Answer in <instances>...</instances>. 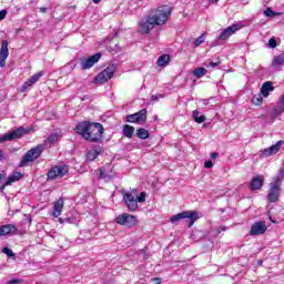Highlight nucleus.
I'll return each mask as SVG.
<instances>
[{
    "instance_id": "obj_23",
    "label": "nucleus",
    "mask_w": 284,
    "mask_h": 284,
    "mask_svg": "<svg viewBox=\"0 0 284 284\" xmlns=\"http://www.w3.org/2000/svg\"><path fill=\"white\" fill-rule=\"evenodd\" d=\"M283 176H284V169H280L278 174L274 178L273 182H271L270 185H276L277 187H281L283 183Z\"/></svg>"
},
{
    "instance_id": "obj_32",
    "label": "nucleus",
    "mask_w": 284,
    "mask_h": 284,
    "mask_svg": "<svg viewBox=\"0 0 284 284\" xmlns=\"http://www.w3.org/2000/svg\"><path fill=\"white\" fill-rule=\"evenodd\" d=\"M204 41H205V33H202V34L193 42L194 48H199V45H201V43H203Z\"/></svg>"
},
{
    "instance_id": "obj_24",
    "label": "nucleus",
    "mask_w": 284,
    "mask_h": 284,
    "mask_svg": "<svg viewBox=\"0 0 284 284\" xmlns=\"http://www.w3.org/2000/svg\"><path fill=\"white\" fill-rule=\"evenodd\" d=\"M283 64H284V52L273 57V60H272L273 68H281V65Z\"/></svg>"
},
{
    "instance_id": "obj_29",
    "label": "nucleus",
    "mask_w": 284,
    "mask_h": 284,
    "mask_svg": "<svg viewBox=\"0 0 284 284\" xmlns=\"http://www.w3.org/2000/svg\"><path fill=\"white\" fill-rule=\"evenodd\" d=\"M12 183H17V179H14L12 175H10L7 181L0 186V192H3L8 185H12Z\"/></svg>"
},
{
    "instance_id": "obj_15",
    "label": "nucleus",
    "mask_w": 284,
    "mask_h": 284,
    "mask_svg": "<svg viewBox=\"0 0 284 284\" xmlns=\"http://www.w3.org/2000/svg\"><path fill=\"white\" fill-rule=\"evenodd\" d=\"M264 183L265 178L263 175H257L252 179V181L248 184V187L252 192H256L257 190H261V187H263Z\"/></svg>"
},
{
    "instance_id": "obj_12",
    "label": "nucleus",
    "mask_w": 284,
    "mask_h": 284,
    "mask_svg": "<svg viewBox=\"0 0 284 284\" xmlns=\"http://www.w3.org/2000/svg\"><path fill=\"white\" fill-rule=\"evenodd\" d=\"M281 192H283L281 186L268 184V193L266 195L268 203H276L281 197Z\"/></svg>"
},
{
    "instance_id": "obj_26",
    "label": "nucleus",
    "mask_w": 284,
    "mask_h": 284,
    "mask_svg": "<svg viewBox=\"0 0 284 284\" xmlns=\"http://www.w3.org/2000/svg\"><path fill=\"white\" fill-rule=\"evenodd\" d=\"M136 136L145 141V139H150V131L144 128L136 129Z\"/></svg>"
},
{
    "instance_id": "obj_41",
    "label": "nucleus",
    "mask_w": 284,
    "mask_h": 284,
    "mask_svg": "<svg viewBox=\"0 0 284 284\" xmlns=\"http://www.w3.org/2000/svg\"><path fill=\"white\" fill-rule=\"evenodd\" d=\"M7 14H8V11L1 10L0 11V21H3V19H6V17H7Z\"/></svg>"
},
{
    "instance_id": "obj_4",
    "label": "nucleus",
    "mask_w": 284,
    "mask_h": 284,
    "mask_svg": "<svg viewBox=\"0 0 284 284\" xmlns=\"http://www.w3.org/2000/svg\"><path fill=\"white\" fill-rule=\"evenodd\" d=\"M199 217V211H183L171 216V223H176V221H183V219H189V227H192L194 225V222Z\"/></svg>"
},
{
    "instance_id": "obj_51",
    "label": "nucleus",
    "mask_w": 284,
    "mask_h": 284,
    "mask_svg": "<svg viewBox=\"0 0 284 284\" xmlns=\"http://www.w3.org/2000/svg\"><path fill=\"white\" fill-rule=\"evenodd\" d=\"M93 3H101V0H92Z\"/></svg>"
},
{
    "instance_id": "obj_44",
    "label": "nucleus",
    "mask_w": 284,
    "mask_h": 284,
    "mask_svg": "<svg viewBox=\"0 0 284 284\" xmlns=\"http://www.w3.org/2000/svg\"><path fill=\"white\" fill-rule=\"evenodd\" d=\"M222 232H227V226H220L217 229V234H221Z\"/></svg>"
},
{
    "instance_id": "obj_52",
    "label": "nucleus",
    "mask_w": 284,
    "mask_h": 284,
    "mask_svg": "<svg viewBox=\"0 0 284 284\" xmlns=\"http://www.w3.org/2000/svg\"><path fill=\"white\" fill-rule=\"evenodd\" d=\"M211 3H216L219 0H210Z\"/></svg>"
},
{
    "instance_id": "obj_33",
    "label": "nucleus",
    "mask_w": 284,
    "mask_h": 284,
    "mask_svg": "<svg viewBox=\"0 0 284 284\" xmlns=\"http://www.w3.org/2000/svg\"><path fill=\"white\" fill-rule=\"evenodd\" d=\"M265 17H278L281 13L274 12V10H272V8H267L264 11Z\"/></svg>"
},
{
    "instance_id": "obj_3",
    "label": "nucleus",
    "mask_w": 284,
    "mask_h": 284,
    "mask_svg": "<svg viewBox=\"0 0 284 284\" xmlns=\"http://www.w3.org/2000/svg\"><path fill=\"white\" fill-rule=\"evenodd\" d=\"M43 154V144H38L36 148L30 149L26 152L23 158L20 161V168H26L28 163H32Z\"/></svg>"
},
{
    "instance_id": "obj_30",
    "label": "nucleus",
    "mask_w": 284,
    "mask_h": 284,
    "mask_svg": "<svg viewBox=\"0 0 284 284\" xmlns=\"http://www.w3.org/2000/svg\"><path fill=\"white\" fill-rule=\"evenodd\" d=\"M41 77H43V73L38 72L34 73L30 79H28L27 81L29 82V84L34 85V83H37L39 81V79H41Z\"/></svg>"
},
{
    "instance_id": "obj_53",
    "label": "nucleus",
    "mask_w": 284,
    "mask_h": 284,
    "mask_svg": "<svg viewBox=\"0 0 284 284\" xmlns=\"http://www.w3.org/2000/svg\"><path fill=\"white\" fill-rule=\"evenodd\" d=\"M100 176H103V172H100Z\"/></svg>"
},
{
    "instance_id": "obj_37",
    "label": "nucleus",
    "mask_w": 284,
    "mask_h": 284,
    "mask_svg": "<svg viewBox=\"0 0 284 284\" xmlns=\"http://www.w3.org/2000/svg\"><path fill=\"white\" fill-rule=\"evenodd\" d=\"M268 45H270V48H276V45H278V42H276L275 38H271L268 40Z\"/></svg>"
},
{
    "instance_id": "obj_42",
    "label": "nucleus",
    "mask_w": 284,
    "mask_h": 284,
    "mask_svg": "<svg viewBox=\"0 0 284 284\" xmlns=\"http://www.w3.org/2000/svg\"><path fill=\"white\" fill-rule=\"evenodd\" d=\"M210 65L211 68H217V65H221V60H217L216 62L211 61Z\"/></svg>"
},
{
    "instance_id": "obj_10",
    "label": "nucleus",
    "mask_w": 284,
    "mask_h": 284,
    "mask_svg": "<svg viewBox=\"0 0 284 284\" xmlns=\"http://www.w3.org/2000/svg\"><path fill=\"white\" fill-rule=\"evenodd\" d=\"M102 54L101 53H95L89 58H84L81 60L80 65L82 70H90V68H94L95 63H99L101 60Z\"/></svg>"
},
{
    "instance_id": "obj_28",
    "label": "nucleus",
    "mask_w": 284,
    "mask_h": 284,
    "mask_svg": "<svg viewBox=\"0 0 284 284\" xmlns=\"http://www.w3.org/2000/svg\"><path fill=\"white\" fill-rule=\"evenodd\" d=\"M99 154H101V150H90L87 153V160L94 161V159H97V156H99Z\"/></svg>"
},
{
    "instance_id": "obj_22",
    "label": "nucleus",
    "mask_w": 284,
    "mask_h": 284,
    "mask_svg": "<svg viewBox=\"0 0 284 284\" xmlns=\"http://www.w3.org/2000/svg\"><path fill=\"white\" fill-rule=\"evenodd\" d=\"M122 132L126 139H134V126L124 124L122 126Z\"/></svg>"
},
{
    "instance_id": "obj_25",
    "label": "nucleus",
    "mask_w": 284,
    "mask_h": 284,
    "mask_svg": "<svg viewBox=\"0 0 284 284\" xmlns=\"http://www.w3.org/2000/svg\"><path fill=\"white\" fill-rule=\"evenodd\" d=\"M205 74H207V69L203 68V67L196 68L193 71V77H195V79H203V77H205Z\"/></svg>"
},
{
    "instance_id": "obj_31",
    "label": "nucleus",
    "mask_w": 284,
    "mask_h": 284,
    "mask_svg": "<svg viewBox=\"0 0 284 284\" xmlns=\"http://www.w3.org/2000/svg\"><path fill=\"white\" fill-rule=\"evenodd\" d=\"M253 105H262L263 104V95L261 93H257L252 99Z\"/></svg>"
},
{
    "instance_id": "obj_49",
    "label": "nucleus",
    "mask_w": 284,
    "mask_h": 284,
    "mask_svg": "<svg viewBox=\"0 0 284 284\" xmlns=\"http://www.w3.org/2000/svg\"><path fill=\"white\" fill-rule=\"evenodd\" d=\"M152 101H159V98L156 95H152Z\"/></svg>"
},
{
    "instance_id": "obj_13",
    "label": "nucleus",
    "mask_w": 284,
    "mask_h": 284,
    "mask_svg": "<svg viewBox=\"0 0 284 284\" xmlns=\"http://www.w3.org/2000/svg\"><path fill=\"white\" fill-rule=\"evenodd\" d=\"M265 232H267V226L265 225V222L258 221L251 226L250 235L261 236L262 234H265Z\"/></svg>"
},
{
    "instance_id": "obj_9",
    "label": "nucleus",
    "mask_w": 284,
    "mask_h": 284,
    "mask_svg": "<svg viewBox=\"0 0 284 284\" xmlns=\"http://www.w3.org/2000/svg\"><path fill=\"white\" fill-rule=\"evenodd\" d=\"M122 196L128 210H130V212H136V210L139 209V202L134 196V194H132L131 192L124 191Z\"/></svg>"
},
{
    "instance_id": "obj_47",
    "label": "nucleus",
    "mask_w": 284,
    "mask_h": 284,
    "mask_svg": "<svg viewBox=\"0 0 284 284\" xmlns=\"http://www.w3.org/2000/svg\"><path fill=\"white\" fill-rule=\"evenodd\" d=\"M3 179H6V171H2V173H0V181H3Z\"/></svg>"
},
{
    "instance_id": "obj_35",
    "label": "nucleus",
    "mask_w": 284,
    "mask_h": 284,
    "mask_svg": "<svg viewBox=\"0 0 284 284\" xmlns=\"http://www.w3.org/2000/svg\"><path fill=\"white\" fill-rule=\"evenodd\" d=\"M47 141H49V143H54V141H59V135L57 133L51 134L47 138Z\"/></svg>"
},
{
    "instance_id": "obj_45",
    "label": "nucleus",
    "mask_w": 284,
    "mask_h": 284,
    "mask_svg": "<svg viewBox=\"0 0 284 284\" xmlns=\"http://www.w3.org/2000/svg\"><path fill=\"white\" fill-rule=\"evenodd\" d=\"M211 159H219V153L217 152H213L211 153Z\"/></svg>"
},
{
    "instance_id": "obj_36",
    "label": "nucleus",
    "mask_w": 284,
    "mask_h": 284,
    "mask_svg": "<svg viewBox=\"0 0 284 284\" xmlns=\"http://www.w3.org/2000/svg\"><path fill=\"white\" fill-rule=\"evenodd\" d=\"M136 201L138 203H145V192H141Z\"/></svg>"
},
{
    "instance_id": "obj_46",
    "label": "nucleus",
    "mask_w": 284,
    "mask_h": 284,
    "mask_svg": "<svg viewBox=\"0 0 284 284\" xmlns=\"http://www.w3.org/2000/svg\"><path fill=\"white\" fill-rule=\"evenodd\" d=\"M153 283L154 284H161V277H154Z\"/></svg>"
},
{
    "instance_id": "obj_39",
    "label": "nucleus",
    "mask_w": 284,
    "mask_h": 284,
    "mask_svg": "<svg viewBox=\"0 0 284 284\" xmlns=\"http://www.w3.org/2000/svg\"><path fill=\"white\" fill-rule=\"evenodd\" d=\"M214 166V163H212V161L207 160L204 162V168L206 170H210V168H213Z\"/></svg>"
},
{
    "instance_id": "obj_14",
    "label": "nucleus",
    "mask_w": 284,
    "mask_h": 284,
    "mask_svg": "<svg viewBox=\"0 0 284 284\" xmlns=\"http://www.w3.org/2000/svg\"><path fill=\"white\" fill-rule=\"evenodd\" d=\"M10 57V50L8 49V40H2L0 49V68H6V61Z\"/></svg>"
},
{
    "instance_id": "obj_17",
    "label": "nucleus",
    "mask_w": 284,
    "mask_h": 284,
    "mask_svg": "<svg viewBox=\"0 0 284 284\" xmlns=\"http://www.w3.org/2000/svg\"><path fill=\"white\" fill-rule=\"evenodd\" d=\"M284 144V141H278L276 144H273L272 146L264 149L262 151L263 156H273V154H277L278 150H281V145Z\"/></svg>"
},
{
    "instance_id": "obj_50",
    "label": "nucleus",
    "mask_w": 284,
    "mask_h": 284,
    "mask_svg": "<svg viewBox=\"0 0 284 284\" xmlns=\"http://www.w3.org/2000/svg\"><path fill=\"white\" fill-rule=\"evenodd\" d=\"M3 159V150L0 149V161Z\"/></svg>"
},
{
    "instance_id": "obj_7",
    "label": "nucleus",
    "mask_w": 284,
    "mask_h": 284,
    "mask_svg": "<svg viewBox=\"0 0 284 284\" xmlns=\"http://www.w3.org/2000/svg\"><path fill=\"white\" fill-rule=\"evenodd\" d=\"M115 223L118 225H123L124 227H134L136 225V216L123 213L115 217Z\"/></svg>"
},
{
    "instance_id": "obj_21",
    "label": "nucleus",
    "mask_w": 284,
    "mask_h": 284,
    "mask_svg": "<svg viewBox=\"0 0 284 284\" xmlns=\"http://www.w3.org/2000/svg\"><path fill=\"white\" fill-rule=\"evenodd\" d=\"M170 61H172L170 54H162L158 58V65L159 68H165L166 65H170Z\"/></svg>"
},
{
    "instance_id": "obj_27",
    "label": "nucleus",
    "mask_w": 284,
    "mask_h": 284,
    "mask_svg": "<svg viewBox=\"0 0 284 284\" xmlns=\"http://www.w3.org/2000/svg\"><path fill=\"white\" fill-rule=\"evenodd\" d=\"M193 119L195 123H205V120L207 119L205 115H199V110L193 111Z\"/></svg>"
},
{
    "instance_id": "obj_20",
    "label": "nucleus",
    "mask_w": 284,
    "mask_h": 284,
    "mask_svg": "<svg viewBox=\"0 0 284 284\" xmlns=\"http://www.w3.org/2000/svg\"><path fill=\"white\" fill-rule=\"evenodd\" d=\"M63 212V199H59L53 203V216L54 219H59L61 213Z\"/></svg>"
},
{
    "instance_id": "obj_16",
    "label": "nucleus",
    "mask_w": 284,
    "mask_h": 284,
    "mask_svg": "<svg viewBox=\"0 0 284 284\" xmlns=\"http://www.w3.org/2000/svg\"><path fill=\"white\" fill-rule=\"evenodd\" d=\"M237 30H239L237 24H232L231 27H227L220 33L219 36L220 41H226V39H230V37H232V34H234Z\"/></svg>"
},
{
    "instance_id": "obj_34",
    "label": "nucleus",
    "mask_w": 284,
    "mask_h": 284,
    "mask_svg": "<svg viewBox=\"0 0 284 284\" xmlns=\"http://www.w3.org/2000/svg\"><path fill=\"white\" fill-rule=\"evenodd\" d=\"M2 253L6 254L8 258H12V256H14V252H12V250L8 246L2 248Z\"/></svg>"
},
{
    "instance_id": "obj_48",
    "label": "nucleus",
    "mask_w": 284,
    "mask_h": 284,
    "mask_svg": "<svg viewBox=\"0 0 284 284\" xmlns=\"http://www.w3.org/2000/svg\"><path fill=\"white\" fill-rule=\"evenodd\" d=\"M40 12H42V14H44V12H48V9L45 7H41Z\"/></svg>"
},
{
    "instance_id": "obj_11",
    "label": "nucleus",
    "mask_w": 284,
    "mask_h": 284,
    "mask_svg": "<svg viewBox=\"0 0 284 284\" xmlns=\"http://www.w3.org/2000/svg\"><path fill=\"white\" fill-rule=\"evenodd\" d=\"M68 166H52L49 172L47 173V176L49 181H54L57 176L63 178L65 174H68Z\"/></svg>"
},
{
    "instance_id": "obj_1",
    "label": "nucleus",
    "mask_w": 284,
    "mask_h": 284,
    "mask_svg": "<svg viewBox=\"0 0 284 284\" xmlns=\"http://www.w3.org/2000/svg\"><path fill=\"white\" fill-rule=\"evenodd\" d=\"M172 17V7L162 4L158 8L151 9L149 14L140 21V28L144 34H150L156 26H165Z\"/></svg>"
},
{
    "instance_id": "obj_8",
    "label": "nucleus",
    "mask_w": 284,
    "mask_h": 284,
    "mask_svg": "<svg viewBox=\"0 0 284 284\" xmlns=\"http://www.w3.org/2000/svg\"><path fill=\"white\" fill-rule=\"evenodd\" d=\"M112 77H114V67H106L103 71H101L94 79V83H108V81H110V79H112Z\"/></svg>"
},
{
    "instance_id": "obj_40",
    "label": "nucleus",
    "mask_w": 284,
    "mask_h": 284,
    "mask_svg": "<svg viewBox=\"0 0 284 284\" xmlns=\"http://www.w3.org/2000/svg\"><path fill=\"white\" fill-rule=\"evenodd\" d=\"M16 179V181H21V178L23 176L21 172H14L13 175H11Z\"/></svg>"
},
{
    "instance_id": "obj_18",
    "label": "nucleus",
    "mask_w": 284,
    "mask_h": 284,
    "mask_svg": "<svg viewBox=\"0 0 284 284\" xmlns=\"http://www.w3.org/2000/svg\"><path fill=\"white\" fill-rule=\"evenodd\" d=\"M8 234H17V226L13 224L1 225L0 236H8Z\"/></svg>"
},
{
    "instance_id": "obj_43",
    "label": "nucleus",
    "mask_w": 284,
    "mask_h": 284,
    "mask_svg": "<svg viewBox=\"0 0 284 284\" xmlns=\"http://www.w3.org/2000/svg\"><path fill=\"white\" fill-rule=\"evenodd\" d=\"M22 282H23L22 280L13 278V280L9 281L8 284H18V283H22Z\"/></svg>"
},
{
    "instance_id": "obj_38",
    "label": "nucleus",
    "mask_w": 284,
    "mask_h": 284,
    "mask_svg": "<svg viewBox=\"0 0 284 284\" xmlns=\"http://www.w3.org/2000/svg\"><path fill=\"white\" fill-rule=\"evenodd\" d=\"M30 85H32L29 81H26L22 87L20 88V92H26V90H28V88H30Z\"/></svg>"
},
{
    "instance_id": "obj_2",
    "label": "nucleus",
    "mask_w": 284,
    "mask_h": 284,
    "mask_svg": "<svg viewBox=\"0 0 284 284\" xmlns=\"http://www.w3.org/2000/svg\"><path fill=\"white\" fill-rule=\"evenodd\" d=\"M74 131L89 143H103L105 129L99 122L82 121L75 125Z\"/></svg>"
},
{
    "instance_id": "obj_5",
    "label": "nucleus",
    "mask_w": 284,
    "mask_h": 284,
    "mask_svg": "<svg viewBox=\"0 0 284 284\" xmlns=\"http://www.w3.org/2000/svg\"><path fill=\"white\" fill-rule=\"evenodd\" d=\"M28 129L23 126H19L18 129L13 130L12 132H9L2 136H0V143H6V141H14L17 139H21L22 136H26L28 134Z\"/></svg>"
},
{
    "instance_id": "obj_19",
    "label": "nucleus",
    "mask_w": 284,
    "mask_h": 284,
    "mask_svg": "<svg viewBox=\"0 0 284 284\" xmlns=\"http://www.w3.org/2000/svg\"><path fill=\"white\" fill-rule=\"evenodd\" d=\"M274 92V83L272 81H266L261 88V94L265 98L270 97V93Z\"/></svg>"
},
{
    "instance_id": "obj_6",
    "label": "nucleus",
    "mask_w": 284,
    "mask_h": 284,
    "mask_svg": "<svg viewBox=\"0 0 284 284\" xmlns=\"http://www.w3.org/2000/svg\"><path fill=\"white\" fill-rule=\"evenodd\" d=\"M148 121V109H141L136 113L126 115L128 123H136L141 125Z\"/></svg>"
}]
</instances>
